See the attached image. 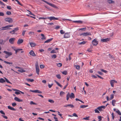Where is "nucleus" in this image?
<instances>
[{
	"label": "nucleus",
	"instance_id": "41",
	"mask_svg": "<svg viewBox=\"0 0 121 121\" xmlns=\"http://www.w3.org/2000/svg\"><path fill=\"white\" fill-rule=\"evenodd\" d=\"M98 109H97V108L95 109L94 110V111H95V113H99L100 112L98 110Z\"/></svg>",
	"mask_w": 121,
	"mask_h": 121
},
{
	"label": "nucleus",
	"instance_id": "39",
	"mask_svg": "<svg viewBox=\"0 0 121 121\" xmlns=\"http://www.w3.org/2000/svg\"><path fill=\"white\" fill-rule=\"evenodd\" d=\"M86 42L85 41H83L82 42L79 43V45L84 44H85Z\"/></svg>",
	"mask_w": 121,
	"mask_h": 121
},
{
	"label": "nucleus",
	"instance_id": "32",
	"mask_svg": "<svg viewBox=\"0 0 121 121\" xmlns=\"http://www.w3.org/2000/svg\"><path fill=\"white\" fill-rule=\"evenodd\" d=\"M18 71L21 73H22L23 72H25V70L24 69H20L18 70Z\"/></svg>",
	"mask_w": 121,
	"mask_h": 121
},
{
	"label": "nucleus",
	"instance_id": "35",
	"mask_svg": "<svg viewBox=\"0 0 121 121\" xmlns=\"http://www.w3.org/2000/svg\"><path fill=\"white\" fill-rule=\"evenodd\" d=\"M69 97H70L69 94V93H68L66 95V100H68Z\"/></svg>",
	"mask_w": 121,
	"mask_h": 121
},
{
	"label": "nucleus",
	"instance_id": "60",
	"mask_svg": "<svg viewBox=\"0 0 121 121\" xmlns=\"http://www.w3.org/2000/svg\"><path fill=\"white\" fill-rule=\"evenodd\" d=\"M4 15V13L3 12H0V16H3Z\"/></svg>",
	"mask_w": 121,
	"mask_h": 121
},
{
	"label": "nucleus",
	"instance_id": "2",
	"mask_svg": "<svg viewBox=\"0 0 121 121\" xmlns=\"http://www.w3.org/2000/svg\"><path fill=\"white\" fill-rule=\"evenodd\" d=\"M45 2V3H47V4H48L50 6L52 7H53L55 8H56L57 7L54 4L51 3H49L47 1L44 0H41Z\"/></svg>",
	"mask_w": 121,
	"mask_h": 121
},
{
	"label": "nucleus",
	"instance_id": "9",
	"mask_svg": "<svg viewBox=\"0 0 121 121\" xmlns=\"http://www.w3.org/2000/svg\"><path fill=\"white\" fill-rule=\"evenodd\" d=\"M106 106H101L98 107L97 108V109L100 111H102V108L105 109Z\"/></svg>",
	"mask_w": 121,
	"mask_h": 121
},
{
	"label": "nucleus",
	"instance_id": "13",
	"mask_svg": "<svg viewBox=\"0 0 121 121\" xmlns=\"http://www.w3.org/2000/svg\"><path fill=\"white\" fill-rule=\"evenodd\" d=\"M14 99L15 101L18 102H22L23 101L22 100L18 98L17 97H15L14 98Z\"/></svg>",
	"mask_w": 121,
	"mask_h": 121
},
{
	"label": "nucleus",
	"instance_id": "52",
	"mask_svg": "<svg viewBox=\"0 0 121 121\" xmlns=\"http://www.w3.org/2000/svg\"><path fill=\"white\" fill-rule=\"evenodd\" d=\"M60 33L62 34H63L65 33V32L63 30H61L60 31Z\"/></svg>",
	"mask_w": 121,
	"mask_h": 121
},
{
	"label": "nucleus",
	"instance_id": "57",
	"mask_svg": "<svg viewBox=\"0 0 121 121\" xmlns=\"http://www.w3.org/2000/svg\"><path fill=\"white\" fill-rule=\"evenodd\" d=\"M51 53H56L55 51L54 50H52L51 52Z\"/></svg>",
	"mask_w": 121,
	"mask_h": 121
},
{
	"label": "nucleus",
	"instance_id": "51",
	"mask_svg": "<svg viewBox=\"0 0 121 121\" xmlns=\"http://www.w3.org/2000/svg\"><path fill=\"white\" fill-rule=\"evenodd\" d=\"M52 58H55L56 57V56L55 54H54L52 56Z\"/></svg>",
	"mask_w": 121,
	"mask_h": 121
},
{
	"label": "nucleus",
	"instance_id": "17",
	"mask_svg": "<svg viewBox=\"0 0 121 121\" xmlns=\"http://www.w3.org/2000/svg\"><path fill=\"white\" fill-rule=\"evenodd\" d=\"M113 110L114 111H116L119 115H121V113L119 110H117L116 111V109L115 108H114L113 109Z\"/></svg>",
	"mask_w": 121,
	"mask_h": 121
},
{
	"label": "nucleus",
	"instance_id": "8",
	"mask_svg": "<svg viewBox=\"0 0 121 121\" xmlns=\"http://www.w3.org/2000/svg\"><path fill=\"white\" fill-rule=\"evenodd\" d=\"M70 35L69 33H66L65 34L64 38H69Z\"/></svg>",
	"mask_w": 121,
	"mask_h": 121
},
{
	"label": "nucleus",
	"instance_id": "55",
	"mask_svg": "<svg viewBox=\"0 0 121 121\" xmlns=\"http://www.w3.org/2000/svg\"><path fill=\"white\" fill-rule=\"evenodd\" d=\"M29 34L30 35H34V33L33 32H31L29 33Z\"/></svg>",
	"mask_w": 121,
	"mask_h": 121
},
{
	"label": "nucleus",
	"instance_id": "56",
	"mask_svg": "<svg viewBox=\"0 0 121 121\" xmlns=\"http://www.w3.org/2000/svg\"><path fill=\"white\" fill-rule=\"evenodd\" d=\"M40 67L41 69H43L44 68V66L43 65H40Z\"/></svg>",
	"mask_w": 121,
	"mask_h": 121
},
{
	"label": "nucleus",
	"instance_id": "5",
	"mask_svg": "<svg viewBox=\"0 0 121 121\" xmlns=\"http://www.w3.org/2000/svg\"><path fill=\"white\" fill-rule=\"evenodd\" d=\"M30 91L33 92L35 93H42V92L38 90H30Z\"/></svg>",
	"mask_w": 121,
	"mask_h": 121
},
{
	"label": "nucleus",
	"instance_id": "34",
	"mask_svg": "<svg viewBox=\"0 0 121 121\" xmlns=\"http://www.w3.org/2000/svg\"><path fill=\"white\" fill-rule=\"evenodd\" d=\"M65 94V93L63 91H61L60 92V95L61 96H62L63 95H64Z\"/></svg>",
	"mask_w": 121,
	"mask_h": 121
},
{
	"label": "nucleus",
	"instance_id": "59",
	"mask_svg": "<svg viewBox=\"0 0 121 121\" xmlns=\"http://www.w3.org/2000/svg\"><path fill=\"white\" fill-rule=\"evenodd\" d=\"M26 32V30H24L22 32V35L23 36H24L25 35V33Z\"/></svg>",
	"mask_w": 121,
	"mask_h": 121
},
{
	"label": "nucleus",
	"instance_id": "19",
	"mask_svg": "<svg viewBox=\"0 0 121 121\" xmlns=\"http://www.w3.org/2000/svg\"><path fill=\"white\" fill-rule=\"evenodd\" d=\"M70 97L71 99L74 98H75V96L74 94L73 93H72L71 94H69Z\"/></svg>",
	"mask_w": 121,
	"mask_h": 121
},
{
	"label": "nucleus",
	"instance_id": "14",
	"mask_svg": "<svg viewBox=\"0 0 121 121\" xmlns=\"http://www.w3.org/2000/svg\"><path fill=\"white\" fill-rule=\"evenodd\" d=\"M30 54L33 56H36L34 52L33 51H31L29 53Z\"/></svg>",
	"mask_w": 121,
	"mask_h": 121
},
{
	"label": "nucleus",
	"instance_id": "1",
	"mask_svg": "<svg viewBox=\"0 0 121 121\" xmlns=\"http://www.w3.org/2000/svg\"><path fill=\"white\" fill-rule=\"evenodd\" d=\"M91 35V34L90 32H86L81 34L80 35V36L82 35L84 36H88Z\"/></svg>",
	"mask_w": 121,
	"mask_h": 121
},
{
	"label": "nucleus",
	"instance_id": "26",
	"mask_svg": "<svg viewBox=\"0 0 121 121\" xmlns=\"http://www.w3.org/2000/svg\"><path fill=\"white\" fill-rule=\"evenodd\" d=\"M5 80H4L3 78H1L0 79V82L1 83H3L4 82H5Z\"/></svg>",
	"mask_w": 121,
	"mask_h": 121
},
{
	"label": "nucleus",
	"instance_id": "21",
	"mask_svg": "<svg viewBox=\"0 0 121 121\" xmlns=\"http://www.w3.org/2000/svg\"><path fill=\"white\" fill-rule=\"evenodd\" d=\"M8 108L10 109L11 110H13V111H16V109L14 108L11 107L10 106H8Z\"/></svg>",
	"mask_w": 121,
	"mask_h": 121
},
{
	"label": "nucleus",
	"instance_id": "40",
	"mask_svg": "<svg viewBox=\"0 0 121 121\" xmlns=\"http://www.w3.org/2000/svg\"><path fill=\"white\" fill-rule=\"evenodd\" d=\"M56 76L57 78L59 79H60L61 78L60 75L59 74L56 75Z\"/></svg>",
	"mask_w": 121,
	"mask_h": 121
},
{
	"label": "nucleus",
	"instance_id": "28",
	"mask_svg": "<svg viewBox=\"0 0 121 121\" xmlns=\"http://www.w3.org/2000/svg\"><path fill=\"white\" fill-rule=\"evenodd\" d=\"M55 82L56 83V84L58 85V86H59L61 87H62V86L58 82L56 81V80H55Z\"/></svg>",
	"mask_w": 121,
	"mask_h": 121
},
{
	"label": "nucleus",
	"instance_id": "6",
	"mask_svg": "<svg viewBox=\"0 0 121 121\" xmlns=\"http://www.w3.org/2000/svg\"><path fill=\"white\" fill-rule=\"evenodd\" d=\"M47 19H49L50 20H58V18L57 17H47Z\"/></svg>",
	"mask_w": 121,
	"mask_h": 121
},
{
	"label": "nucleus",
	"instance_id": "50",
	"mask_svg": "<svg viewBox=\"0 0 121 121\" xmlns=\"http://www.w3.org/2000/svg\"><path fill=\"white\" fill-rule=\"evenodd\" d=\"M101 71L102 72L106 73H107V71L104 70V69H101Z\"/></svg>",
	"mask_w": 121,
	"mask_h": 121
},
{
	"label": "nucleus",
	"instance_id": "53",
	"mask_svg": "<svg viewBox=\"0 0 121 121\" xmlns=\"http://www.w3.org/2000/svg\"><path fill=\"white\" fill-rule=\"evenodd\" d=\"M53 83L51 84V85L50 84H48V86L49 88H50L53 85Z\"/></svg>",
	"mask_w": 121,
	"mask_h": 121
},
{
	"label": "nucleus",
	"instance_id": "30",
	"mask_svg": "<svg viewBox=\"0 0 121 121\" xmlns=\"http://www.w3.org/2000/svg\"><path fill=\"white\" fill-rule=\"evenodd\" d=\"M73 22H74L75 23H82V21H73Z\"/></svg>",
	"mask_w": 121,
	"mask_h": 121
},
{
	"label": "nucleus",
	"instance_id": "23",
	"mask_svg": "<svg viewBox=\"0 0 121 121\" xmlns=\"http://www.w3.org/2000/svg\"><path fill=\"white\" fill-rule=\"evenodd\" d=\"M22 50V49L21 48H19L17 49H14V50L15 51V53L17 54V53L19 52L20 51Z\"/></svg>",
	"mask_w": 121,
	"mask_h": 121
},
{
	"label": "nucleus",
	"instance_id": "24",
	"mask_svg": "<svg viewBox=\"0 0 121 121\" xmlns=\"http://www.w3.org/2000/svg\"><path fill=\"white\" fill-rule=\"evenodd\" d=\"M41 35L42 36V37L41 38L42 40H44L46 39V37H45L44 34H41Z\"/></svg>",
	"mask_w": 121,
	"mask_h": 121
},
{
	"label": "nucleus",
	"instance_id": "27",
	"mask_svg": "<svg viewBox=\"0 0 121 121\" xmlns=\"http://www.w3.org/2000/svg\"><path fill=\"white\" fill-rule=\"evenodd\" d=\"M26 80L28 82H33L34 81V80L33 79H30L29 78H27L26 79Z\"/></svg>",
	"mask_w": 121,
	"mask_h": 121
},
{
	"label": "nucleus",
	"instance_id": "15",
	"mask_svg": "<svg viewBox=\"0 0 121 121\" xmlns=\"http://www.w3.org/2000/svg\"><path fill=\"white\" fill-rule=\"evenodd\" d=\"M29 44L30 45L31 47H35L36 45V44L35 43L32 42H30Z\"/></svg>",
	"mask_w": 121,
	"mask_h": 121
},
{
	"label": "nucleus",
	"instance_id": "45",
	"mask_svg": "<svg viewBox=\"0 0 121 121\" xmlns=\"http://www.w3.org/2000/svg\"><path fill=\"white\" fill-rule=\"evenodd\" d=\"M48 101L49 102L51 103H53L54 102V101H53V100L51 99H49L48 100Z\"/></svg>",
	"mask_w": 121,
	"mask_h": 121
},
{
	"label": "nucleus",
	"instance_id": "43",
	"mask_svg": "<svg viewBox=\"0 0 121 121\" xmlns=\"http://www.w3.org/2000/svg\"><path fill=\"white\" fill-rule=\"evenodd\" d=\"M90 118V116H88L87 117H86L85 118H83V119L85 120H89V118Z\"/></svg>",
	"mask_w": 121,
	"mask_h": 121
},
{
	"label": "nucleus",
	"instance_id": "48",
	"mask_svg": "<svg viewBox=\"0 0 121 121\" xmlns=\"http://www.w3.org/2000/svg\"><path fill=\"white\" fill-rule=\"evenodd\" d=\"M62 73L63 74L66 75L67 74V72L66 71H65L62 72Z\"/></svg>",
	"mask_w": 121,
	"mask_h": 121
},
{
	"label": "nucleus",
	"instance_id": "18",
	"mask_svg": "<svg viewBox=\"0 0 121 121\" xmlns=\"http://www.w3.org/2000/svg\"><path fill=\"white\" fill-rule=\"evenodd\" d=\"M53 39V38H52L49 39L47 40L46 41H45L44 42V43H48L51 41H52Z\"/></svg>",
	"mask_w": 121,
	"mask_h": 121
},
{
	"label": "nucleus",
	"instance_id": "54",
	"mask_svg": "<svg viewBox=\"0 0 121 121\" xmlns=\"http://www.w3.org/2000/svg\"><path fill=\"white\" fill-rule=\"evenodd\" d=\"M6 14L8 15H10L11 14V13L10 11H7L6 12Z\"/></svg>",
	"mask_w": 121,
	"mask_h": 121
},
{
	"label": "nucleus",
	"instance_id": "4",
	"mask_svg": "<svg viewBox=\"0 0 121 121\" xmlns=\"http://www.w3.org/2000/svg\"><path fill=\"white\" fill-rule=\"evenodd\" d=\"M117 83V81L114 80H112L110 81V84L111 86L112 87L114 86V83Z\"/></svg>",
	"mask_w": 121,
	"mask_h": 121
},
{
	"label": "nucleus",
	"instance_id": "44",
	"mask_svg": "<svg viewBox=\"0 0 121 121\" xmlns=\"http://www.w3.org/2000/svg\"><path fill=\"white\" fill-rule=\"evenodd\" d=\"M75 67H76V68L77 69H79L80 66L79 65H75Z\"/></svg>",
	"mask_w": 121,
	"mask_h": 121
},
{
	"label": "nucleus",
	"instance_id": "3",
	"mask_svg": "<svg viewBox=\"0 0 121 121\" xmlns=\"http://www.w3.org/2000/svg\"><path fill=\"white\" fill-rule=\"evenodd\" d=\"M5 21L7 22H8L9 23H11L13 22L12 19L11 18L7 17L4 19Z\"/></svg>",
	"mask_w": 121,
	"mask_h": 121
},
{
	"label": "nucleus",
	"instance_id": "31",
	"mask_svg": "<svg viewBox=\"0 0 121 121\" xmlns=\"http://www.w3.org/2000/svg\"><path fill=\"white\" fill-rule=\"evenodd\" d=\"M4 62L7 64H8L10 65H12L13 64L12 62H9L7 61H6L5 60L4 61Z\"/></svg>",
	"mask_w": 121,
	"mask_h": 121
},
{
	"label": "nucleus",
	"instance_id": "25",
	"mask_svg": "<svg viewBox=\"0 0 121 121\" xmlns=\"http://www.w3.org/2000/svg\"><path fill=\"white\" fill-rule=\"evenodd\" d=\"M116 101L115 100H112V105L113 106H115V104L116 103Z\"/></svg>",
	"mask_w": 121,
	"mask_h": 121
},
{
	"label": "nucleus",
	"instance_id": "58",
	"mask_svg": "<svg viewBox=\"0 0 121 121\" xmlns=\"http://www.w3.org/2000/svg\"><path fill=\"white\" fill-rule=\"evenodd\" d=\"M38 67H39L38 64V62H37L35 63V68Z\"/></svg>",
	"mask_w": 121,
	"mask_h": 121
},
{
	"label": "nucleus",
	"instance_id": "62",
	"mask_svg": "<svg viewBox=\"0 0 121 121\" xmlns=\"http://www.w3.org/2000/svg\"><path fill=\"white\" fill-rule=\"evenodd\" d=\"M16 104L15 103H13L12 104V106L13 107L15 106L16 105Z\"/></svg>",
	"mask_w": 121,
	"mask_h": 121
},
{
	"label": "nucleus",
	"instance_id": "29",
	"mask_svg": "<svg viewBox=\"0 0 121 121\" xmlns=\"http://www.w3.org/2000/svg\"><path fill=\"white\" fill-rule=\"evenodd\" d=\"M88 106L87 105H81L80 106V108H84Z\"/></svg>",
	"mask_w": 121,
	"mask_h": 121
},
{
	"label": "nucleus",
	"instance_id": "36",
	"mask_svg": "<svg viewBox=\"0 0 121 121\" xmlns=\"http://www.w3.org/2000/svg\"><path fill=\"white\" fill-rule=\"evenodd\" d=\"M114 97V95L113 94H112L110 95V97L109 99V100H111Z\"/></svg>",
	"mask_w": 121,
	"mask_h": 121
},
{
	"label": "nucleus",
	"instance_id": "61",
	"mask_svg": "<svg viewBox=\"0 0 121 121\" xmlns=\"http://www.w3.org/2000/svg\"><path fill=\"white\" fill-rule=\"evenodd\" d=\"M9 33H10L11 34H12L13 35L15 34V32L13 30L12 31H11L9 32Z\"/></svg>",
	"mask_w": 121,
	"mask_h": 121
},
{
	"label": "nucleus",
	"instance_id": "49",
	"mask_svg": "<svg viewBox=\"0 0 121 121\" xmlns=\"http://www.w3.org/2000/svg\"><path fill=\"white\" fill-rule=\"evenodd\" d=\"M30 104L32 105V104H35L36 105L37 104L36 103H34L33 101H31L30 103Z\"/></svg>",
	"mask_w": 121,
	"mask_h": 121
},
{
	"label": "nucleus",
	"instance_id": "37",
	"mask_svg": "<svg viewBox=\"0 0 121 121\" xmlns=\"http://www.w3.org/2000/svg\"><path fill=\"white\" fill-rule=\"evenodd\" d=\"M56 65L57 66L59 67H61L62 65V64L61 63H57Z\"/></svg>",
	"mask_w": 121,
	"mask_h": 121
},
{
	"label": "nucleus",
	"instance_id": "22",
	"mask_svg": "<svg viewBox=\"0 0 121 121\" xmlns=\"http://www.w3.org/2000/svg\"><path fill=\"white\" fill-rule=\"evenodd\" d=\"M36 70L37 74L39 75V67L36 68Z\"/></svg>",
	"mask_w": 121,
	"mask_h": 121
},
{
	"label": "nucleus",
	"instance_id": "33",
	"mask_svg": "<svg viewBox=\"0 0 121 121\" xmlns=\"http://www.w3.org/2000/svg\"><path fill=\"white\" fill-rule=\"evenodd\" d=\"M19 29L18 27H17L16 28H15L13 30L15 32L19 30Z\"/></svg>",
	"mask_w": 121,
	"mask_h": 121
},
{
	"label": "nucleus",
	"instance_id": "64",
	"mask_svg": "<svg viewBox=\"0 0 121 121\" xmlns=\"http://www.w3.org/2000/svg\"><path fill=\"white\" fill-rule=\"evenodd\" d=\"M7 8L9 9H11V6H7Z\"/></svg>",
	"mask_w": 121,
	"mask_h": 121
},
{
	"label": "nucleus",
	"instance_id": "16",
	"mask_svg": "<svg viewBox=\"0 0 121 121\" xmlns=\"http://www.w3.org/2000/svg\"><path fill=\"white\" fill-rule=\"evenodd\" d=\"M23 39H18L17 42V43L18 44H19L21 43H22L23 42Z\"/></svg>",
	"mask_w": 121,
	"mask_h": 121
},
{
	"label": "nucleus",
	"instance_id": "42",
	"mask_svg": "<svg viewBox=\"0 0 121 121\" xmlns=\"http://www.w3.org/2000/svg\"><path fill=\"white\" fill-rule=\"evenodd\" d=\"M68 106L71 108H73L74 106L73 105L71 104H68Z\"/></svg>",
	"mask_w": 121,
	"mask_h": 121
},
{
	"label": "nucleus",
	"instance_id": "11",
	"mask_svg": "<svg viewBox=\"0 0 121 121\" xmlns=\"http://www.w3.org/2000/svg\"><path fill=\"white\" fill-rule=\"evenodd\" d=\"M4 53H5L6 54L8 55V56H9L12 55V53L11 52H9L6 51H4Z\"/></svg>",
	"mask_w": 121,
	"mask_h": 121
},
{
	"label": "nucleus",
	"instance_id": "38",
	"mask_svg": "<svg viewBox=\"0 0 121 121\" xmlns=\"http://www.w3.org/2000/svg\"><path fill=\"white\" fill-rule=\"evenodd\" d=\"M19 91H20L18 90V91H16L15 92V93L16 95H19L20 94V92Z\"/></svg>",
	"mask_w": 121,
	"mask_h": 121
},
{
	"label": "nucleus",
	"instance_id": "20",
	"mask_svg": "<svg viewBox=\"0 0 121 121\" xmlns=\"http://www.w3.org/2000/svg\"><path fill=\"white\" fill-rule=\"evenodd\" d=\"M9 29L7 26H6L4 27H2L1 28V30H8Z\"/></svg>",
	"mask_w": 121,
	"mask_h": 121
},
{
	"label": "nucleus",
	"instance_id": "10",
	"mask_svg": "<svg viewBox=\"0 0 121 121\" xmlns=\"http://www.w3.org/2000/svg\"><path fill=\"white\" fill-rule=\"evenodd\" d=\"M110 40V39L108 38H107L105 39H101V41L103 42H107L109 41Z\"/></svg>",
	"mask_w": 121,
	"mask_h": 121
},
{
	"label": "nucleus",
	"instance_id": "63",
	"mask_svg": "<svg viewBox=\"0 0 121 121\" xmlns=\"http://www.w3.org/2000/svg\"><path fill=\"white\" fill-rule=\"evenodd\" d=\"M73 116H74L75 117H78V115L75 113H73Z\"/></svg>",
	"mask_w": 121,
	"mask_h": 121
},
{
	"label": "nucleus",
	"instance_id": "47",
	"mask_svg": "<svg viewBox=\"0 0 121 121\" xmlns=\"http://www.w3.org/2000/svg\"><path fill=\"white\" fill-rule=\"evenodd\" d=\"M4 78L5 79V81H6L7 82L10 84H12L7 79L5 78Z\"/></svg>",
	"mask_w": 121,
	"mask_h": 121
},
{
	"label": "nucleus",
	"instance_id": "12",
	"mask_svg": "<svg viewBox=\"0 0 121 121\" xmlns=\"http://www.w3.org/2000/svg\"><path fill=\"white\" fill-rule=\"evenodd\" d=\"M15 39V38H11L9 40V41L10 43L13 44V43Z\"/></svg>",
	"mask_w": 121,
	"mask_h": 121
},
{
	"label": "nucleus",
	"instance_id": "46",
	"mask_svg": "<svg viewBox=\"0 0 121 121\" xmlns=\"http://www.w3.org/2000/svg\"><path fill=\"white\" fill-rule=\"evenodd\" d=\"M108 2L109 4H110L114 3V1L111 0H108Z\"/></svg>",
	"mask_w": 121,
	"mask_h": 121
},
{
	"label": "nucleus",
	"instance_id": "7",
	"mask_svg": "<svg viewBox=\"0 0 121 121\" xmlns=\"http://www.w3.org/2000/svg\"><path fill=\"white\" fill-rule=\"evenodd\" d=\"M92 43L93 45L94 46L97 45L98 44V41L95 39H94L92 41Z\"/></svg>",
	"mask_w": 121,
	"mask_h": 121
}]
</instances>
